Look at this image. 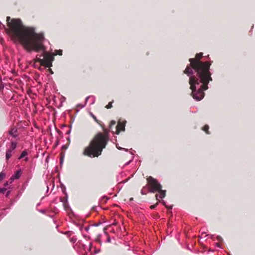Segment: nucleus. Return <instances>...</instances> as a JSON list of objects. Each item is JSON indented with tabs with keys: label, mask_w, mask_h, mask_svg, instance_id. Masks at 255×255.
I'll return each mask as SVG.
<instances>
[{
	"label": "nucleus",
	"mask_w": 255,
	"mask_h": 255,
	"mask_svg": "<svg viewBox=\"0 0 255 255\" xmlns=\"http://www.w3.org/2000/svg\"><path fill=\"white\" fill-rule=\"evenodd\" d=\"M209 126L208 125H205L203 128V130H204L207 133H209L208 129H209Z\"/></svg>",
	"instance_id": "13"
},
{
	"label": "nucleus",
	"mask_w": 255,
	"mask_h": 255,
	"mask_svg": "<svg viewBox=\"0 0 255 255\" xmlns=\"http://www.w3.org/2000/svg\"><path fill=\"white\" fill-rule=\"evenodd\" d=\"M6 19H7V21H9V20L10 19V17H7Z\"/></svg>",
	"instance_id": "25"
},
{
	"label": "nucleus",
	"mask_w": 255,
	"mask_h": 255,
	"mask_svg": "<svg viewBox=\"0 0 255 255\" xmlns=\"http://www.w3.org/2000/svg\"><path fill=\"white\" fill-rule=\"evenodd\" d=\"M157 192H158V194L155 195V197L157 200L159 201L160 199H161L165 196V190H163L160 188V189Z\"/></svg>",
	"instance_id": "6"
},
{
	"label": "nucleus",
	"mask_w": 255,
	"mask_h": 255,
	"mask_svg": "<svg viewBox=\"0 0 255 255\" xmlns=\"http://www.w3.org/2000/svg\"><path fill=\"white\" fill-rule=\"evenodd\" d=\"M17 129L16 128H12L9 131V134L12 136L15 137L17 136Z\"/></svg>",
	"instance_id": "10"
},
{
	"label": "nucleus",
	"mask_w": 255,
	"mask_h": 255,
	"mask_svg": "<svg viewBox=\"0 0 255 255\" xmlns=\"http://www.w3.org/2000/svg\"><path fill=\"white\" fill-rule=\"evenodd\" d=\"M147 186L149 191L151 193H155L161 188V185L157 180L151 176H149L147 179Z\"/></svg>",
	"instance_id": "4"
},
{
	"label": "nucleus",
	"mask_w": 255,
	"mask_h": 255,
	"mask_svg": "<svg viewBox=\"0 0 255 255\" xmlns=\"http://www.w3.org/2000/svg\"><path fill=\"white\" fill-rule=\"evenodd\" d=\"M7 25L8 34L15 43L21 44L28 52L43 51L44 66L49 67L51 66L52 56L45 51L43 44L44 38L42 33H37L34 28L23 25L20 19H12Z\"/></svg>",
	"instance_id": "1"
},
{
	"label": "nucleus",
	"mask_w": 255,
	"mask_h": 255,
	"mask_svg": "<svg viewBox=\"0 0 255 255\" xmlns=\"http://www.w3.org/2000/svg\"><path fill=\"white\" fill-rule=\"evenodd\" d=\"M90 229V227L88 226V227H86L84 228V230L87 231V232H88L89 230Z\"/></svg>",
	"instance_id": "20"
},
{
	"label": "nucleus",
	"mask_w": 255,
	"mask_h": 255,
	"mask_svg": "<svg viewBox=\"0 0 255 255\" xmlns=\"http://www.w3.org/2000/svg\"><path fill=\"white\" fill-rule=\"evenodd\" d=\"M148 192H149V189L148 188L147 185L146 186L143 187L141 190V193L142 195H145Z\"/></svg>",
	"instance_id": "11"
},
{
	"label": "nucleus",
	"mask_w": 255,
	"mask_h": 255,
	"mask_svg": "<svg viewBox=\"0 0 255 255\" xmlns=\"http://www.w3.org/2000/svg\"><path fill=\"white\" fill-rule=\"evenodd\" d=\"M8 185L7 182H6V183L4 184V185H5V186H6V185Z\"/></svg>",
	"instance_id": "27"
},
{
	"label": "nucleus",
	"mask_w": 255,
	"mask_h": 255,
	"mask_svg": "<svg viewBox=\"0 0 255 255\" xmlns=\"http://www.w3.org/2000/svg\"><path fill=\"white\" fill-rule=\"evenodd\" d=\"M10 193V191H7V192H6V193L5 196H6V197H7L9 196V195Z\"/></svg>",
	"instance_id": "21"
},
{
	"label": "nucleus",
	"mask_w": 255,
	"mask_h": 255,
	"mask_svg": "<svg viewBox=\"0 0 255 255\" xmlns=\"http://www.w3.org/2000/svg\"><path fill=\"white\" fill-rule=\"evenodd\" d=\"M117 148H118V149H121V148H120V147H117Z\"/></svg>",
	"instance_id": "29"
},
{
	"label": "nucleus",
	"mask_w": 255,
	"mask_h": 255,
	"mask_svg": "<svg viewBox=\"0 0 255 255\" xmlns=\"http://www.w3.org/2000/svg\"><path fill=\"white\" fill-rule=\"evenodd\" d=\"M90 98V97H88L86 99V102H87L88 100Z\"/></svg>",
	"instance_id": "24"
},
{
	"label": "nucleus",
	"mask_w": 255,
	"mask_h": 255,
	"mask_svg": "<svg viewBox=\"0 0 255 255\" xmlns=\"http://www.w3.org/2000/svg\"><path fill=\"white\" fill-rule=\"evenodd\" d=\"M17 143L16 142L11 141L10 147L6 150L5 157L6 160H8L11 156L12 152L16 148Z\"/></svg>",
	"instance_id": "5"
},
{
	"label": "nucleus",
	"mask_w": 255,
	"mask_h": 255,
	"mask_svg": "<svg viewBox=\"0 0 255 255\" xmlns=\"http://www.w3.org/2000/svg\"><path fill=\"white\" fill-rule=\"evenodd\" d=\"M5 177V174L3 172L0 173V182L2 181Z\"/></svg>",
	"instance_id": "14"
},
{
	"label": "nucleus",
	"mask_w": 255,
	"mask_h": 255,
	"mask_svg": "<svg viewBox=\"0 0 255 255\" xmlns=\"http://www.w3.org/2000/svg\"><path fill=\"white\" fill-rule=\"evenodd\" d=\"M56 52V54H58V55H62V51L61 50H57L55 51Z\"/></svg>",
	"instance_id": "19"
},
{
	"label": "nucleus",
	"mask_w": 255,
	"mask_h": 255,
	"mask_svg": "<svg viewBox=\"0 0 255 255\" xmlns=\"http://www.w3.org/2000/svg\"><path fill=\"white\" fill-rule=\"evenodd\" d=\"M41 57H42V54L41 55H39V57H38V55H37L34 59V62L39 63L41 65L44 66V64H43L44 60H43V58H41Z\"/></svg>",
	"instance_id": "8"
},
{
	"label": "nucleus",
	"mask_w": 255,
	"mask_h": 255,
	"mask_svg": "<svg viewBox=\"0 0 255 255\" xmlns=\"http://www.w3.org/2000/svg\"><path fill=\"white\" fill-rule=\"evenodd\" d=\"M28 154L26 150H24L21 153L20 156L19 157L18 159H20L25 156H26Z\"/></svg>",
	"instance_id": "12"
},
{
	"label": "nucleus",
	"mask_w": 255,
	"mask_h": 255,
	"mask_svg": "<svg viewBox=\"0 0 255 255\" xmlns=\"http://www.w3.org/2000/svg\"><path fill=\"white\" fill-rule=\"evenodd\" d=\"M76 240L75 239L72 238L71 239V242L74 243L75 242Z\"/></svg>",
	"instance_id": "23"
},
{
	"label": "nucleus",
	"mask_w": 255,
	"mask_h": 255,
	"mask_svg": "<svg viewBox=\"0 0 255 255\" xmlns=\"http://www.w3.org/2000/svg\"><path fill=\"white\" fill-rule=\"evenodd\" d=\"M163 204L164 205H165V202H163Z\"/></svg>",
	"instance_id": "30"
},
{
	"label": "nucleus",
	"mask_w": 255,
	"mask_h": 255,
	"mask_svg": "<svg viewBox=\"0 0 255 255\" xmlns=\"http://www.w3.org/2000/svg\"><path fill=\"white\" fill-rule=\"evenodd\" d=\"M203 53L196 54L195 58L189 59V66H187L184 73L189 77V84L192 90L193 98L200 101L204 97V91L208 89V84L212 80L209 62L200 61Z\"/></svg>",
	"instance_id": "2"
},
{
	"label": "nucleus",
	"mask_w": 255,
	"mask_h": 255,
	"mask_svg": "<svg viewBox=\"0 0 255 255\" xmlns=\"http://www.w3.org/2000/svg\"><path fill=\"white\" fill-rule=\"evenodd\" d=\"M1 85H2V80H1V78L0 77V88L1 87Z\"/></svg>",
	"instance_id": "22"
},
{
	"label": "nucleus",
	"mask_w": 255,
	"mask_h": 255,
	"mask_svg": "<svg viewBox=\"0 0 255 255\" xmlns=\"http://www.w3.org/2000/svg\"><path fill=\"white\" fill-rule=\"evenodd\" d=\"M28 160V158L26 157L25 158V161H27Z\"/></svg>",
	"instance_id": "26"
},
{
	"label": "nucleus",
	"mask_w": 255,
	"mask_h": 255,
	"mask_svg": "<svg viewBox=\"0 0 255 255\" xmlns=\"http://www.w3.org/2000/svg\"><path fill=\"white\" fill-rule=\"evenodd\" d=\"M94 103V101H92L91 104H93Z\"/></svg>",
	"instance_id": "28"
},
{
	"label": "nucleus",
	"mask_w": 255,
	"mask_h": 255,
	"mask_svg": "<svg viewBox=\"0 0 255 255\" xmlns=\"http://www.w3.org/2000/svg\"><path fill=\"white\" fill-rule=\"evenodd\" d=\"M116 125L115 121L110 122L109 129L104 128L103 132L98 133L90 142V144L84 151V154L90 157H98L102 153L109 140V133L112 127Z\"/></svg>",
	"instance_id": "3"
},
{
	"label": "nucleus",
	"mask_w": 255,
	"mask_h": 255,
	"mask_svg": "<svg viewBox=\"0 0 255 255\" xmlns=\"http://www.w3.org/2000/svg\"><path fill=\"white\" fill-rule=\"evenodd\" d=\"M158 204V202H157L155 204H154V205H152L150 206V208L151 209H154L157 206V205Z\"/></svg>",
	"instance_id": "17"
},
{
	"label": "nucleus",
	"mask_w": 255,
	"mask_h": 255,
	"mask_svg": "<svg viewBox=\"0 0 255 255\" xmlns=\"http://www.w3.org/2000/svg\"><path fill=\"white\" fill-rule=\"evenodd\" d=\"M125 130V124L122 123H118L116 127V133L119 134L121 131Z\"/></svg>",
	"instance_id": "7"
},
{
	"label": "nucleus",
	"mask_w": 255,
	"mask_h": 255,
	"mask_svg": "<svg viewBox=\"0 0 255 255\" xmlns=\"http://www.w3.org/2000/svg\"><path fill=\"white\" fill-rule=\"evenodd\" d=\"M91 115L93 117V118L94 119L96 123H97L98 124H100L99 120L96 118V117L93 114L91 113Z\"/></svg>",
	"instance_id": "15"
},
{
	"label": "nucleus",
	"mask_w": 255,
	"mask_h": 255,
	"mask_svg": "<svg viewBox=\"0 0 255 255\" xmlns=\"http://www.w3.org/2000/svg\"><path fill=\"white\" fill-rule=\"evenodd\" d=\"M21 171L20 170H19V171H17L16 172H15V173L11 177V180H14L15 179H18L20 175H21Z\"/></svg>",
	"instance_id": "9"
},
{
	"label": "nucleus",
	"mask_w": 255,
	"mask_h": 255,
	"mask_svg": "<svg viewBox=\"0 0 255 255\" xmlns=\"http://www.w3.org/2000/svg\"><path fill=\"white\" fill-rule=\"evenodd\" d=\"M5 191H6V188H0V193H4Z\"/></svg>",
	"instance_id": "18"
},
{
	"label": "nucleus",
	"mask_w": 255,
	"mask_h": 255,
	"mask_svg": "<svg viewBox=\"0 0 255 255\" xmlns=\"http://www.w3.org/2000/svg\"><path fill=\"white\" fill-rule=\"evenodd\" d=\"M112 107V102H110L106 106V108L110 109Z\"/></svg>",
	"instance_id": "16"
}]
</instances>
